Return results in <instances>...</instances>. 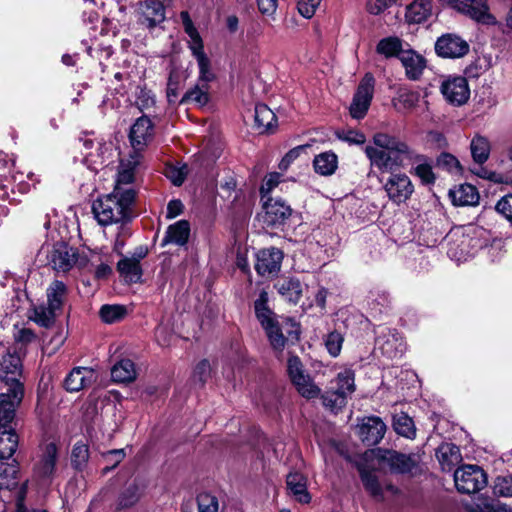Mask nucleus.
I'll return each mask as SVG.
<instances>
[{"mask_svg": "<svg viewBox=\"0 0 512 512\" xmlns=\"http://www.w3.org/2000/svg\"><path fill=\"white\" fill-rule=\"evenodd\" d=\"M286 181L278 173L268 174L261 185L263 222L268 226L285 224L288 206L286 205Z\"/></svg>", "mask_w": 512, "mask_h": 512, "instance_id": "f257e3e1", "label": "nucleus"}, {"mask_svg": "<svg viewBox=\"0 0 512 512\" xmlns=\"http://www.w3.org/2000/svg\"><path fill=\"white\" fill-rule=\"evenodd\" d=\"M135 199V191L114 190L111 194L99 198L93 204V213L101 225H111L130 218Z\"/></svg>", "mask_w": 512, "mask_h": 512, "instance_id": "f03ea898", "label": "nucleus"}, {"mask_svg": "<svg viewBox=\"0 0 512 512\" xmlns=\"http://www.w3.org/2000/svg\"><path fill=\"white\" fill-rule=\"evenodd\" d=\"M355 391V374L352 369H344L330 381L329 386L321 395L323 406L333 412L341 410L348 396Z\"/></svg>", "mask_w": 512, "mask_h": 512, "instance_id": "7ed1b4c3", "label": "nucleus"}, {"mask_svg": "<svg viewBox=\"0 0 512 512\" xmlns=\"http://www.w3.org/2000/svg\"><path fill=\"white\" fill-rule=\"evenodd\" d=\"M474 22L487 26L499 27L498 17L492 12L489 0H439Z\"/></svg>", "mask_w": 512, "mask_h": 512, "instance_id": "20e7f679", "label": "nucleus"}, {"mask_svg": "<svg viewBox=\"0 0 512 512\" xmlns=\"http://www.w3.org/2000/svg\"><path fill=\"white\" fill-rule=\"evenodd\" d=\"M268 295L261 292L259 299L255 302V313L261 326L266 332L267 338L275 352H283L286 346V338L282 333L276 315L267 307Z\"/></svg>", "mask_w": 512, "mask_h": 512, "instance_id": "39448f33", "label": "nucleus"}, {"mask_svg": "<svg viewBox=\"0 0 512 512\" xmlns=\"http://www.w3.org/2000/svg\"><path fill=\"white\" fill-rule=\"evenodd\" d=\"M66 299V288L61 282H54L47 290L48 306H40L34 310L32 319L42 325L49 326L54 317L61 311Z\"/></svg>", "mask_w": 512, "mask_h": 512, "instance_id": "423d86ee", "label": "nucleus"}, {"mask_svg": "<svg viewBox=\"0 0 512 512\" xmlns=\"http://www.w3.org/2000/svg\"><path fill=\"white\" fill-rule=\"evenodd\" d=\"M454 481L459 492L472 494L487 485V476L479 466L463 465L454 472Z\"/></svg>", "mask_w": 512, "mask_h": 512, "instance_id": "0eeeda50", "label": "nucleus"}, {"mask_svg": "<svg viewBox=\"0 0 512 512\" xmlns=\"http://www.w3.org/2000/svg\"><path fill=\"white\" fill-rule=\"evenodd\" d=\"M378 463L387 466L394 473H410L420 462V455L403 454L395 450H381L375 453Z\"/></svg>", "mask_w": 512, "mask_h": 512, "instance_id": "6e6552de", "label": "nucleus"}, {"mask_svg": "<svg viewBox=\"0 0 512 512\" xmlns=\"http://www.w3.org/2000/svg\"><path fill=\"white\" fill-rule=\"evenodd\" d=\"M180 18L184 27V31L190 38L189 48L192 52V55L197 60L200 75L208 73V71L211 70L210 60L204 52V45L201 36L199 35L197 29L195 28L187 11H182L180 13Z\"/></svg>", "mask_w": 512, "mask_h": 512, "instance_id": "1a4fd4ad", "label": "nucleus"}, {"mask_svg": "<svg viewBox=\"0 0 512 512\" xmlns=\"http://www.w3.org/2000/svg\"><path fill=\"white\" fill-rule=\"evenodd\" d=\"M284 259V252L277 248H264L255 255L254 269L257 274L265 279L275 277Z\"/></svg>", "mask_w": 512, "mask_h": 512, "instance_id": "9d476101", "label": "nucleus"}, {"mask_svg": "<svg viewBox=\"0 0 512 512\" xmlns=\"http://www.w3.org/2000/svg\"><path fill=\"white\" fill-rule=\"evenodd\" d=\"M387 197L394 204L405 203L414 192V185L405 173H392L384 183Z\"/></svg>", "mask_w": 512, "mask_h": 512, "instance_id": "9b49d317", "label": "nucleus"}, {"mask_svg": "<svg viewBox=\"0 0 512 512\" xmlns=\"http://www.w3.org/2000/svg\"><path fill=\"white\" fill-rule=\"evenodd\" d=\"M290 379L302 397L313 399L320 395L321 389L309 374L304 373L297 357H290Z\"/></svg>", "mask_w": 512, "mask_h": 512, "instance_id": "f8f14e48", "label": "nucleus"}, {"mask_svg": "<svg viewBox=\"0 0 512 512\" xmlns=\"http://www.w3.org/2000/svg\"><path fill=\"white\" fill-rule=\"evenodd\" d=\"M88 261L86 256H77L76 251L66 244L56 245L50 256V263L59 272H67L74 265L84 267Z\"/></svg>", "mask_w": 512, "mask_h": 512, "instance_id": "ddd939ff", "label": "nucleus"}, {"mask_svg": "<svg viewBox=\"0 0 512 512\" xmlns=\"http://www.w3.org/2000/svg\"><path fill=\"white\" fill-rule=\"evenodd\" d=\"M435 51L442 58H461L468 53L469 44L459 35L447 33L437 39Z\"/></svg>", "mask_w": 512, "mask_h": 512, "instance_id": "4468645a", "label": "nucleus"}, {"mask_svg": "<svg viewBox=\"0 0 512 512\" xmlns=\"http://www.w3.org/2000/svg\"><path fill=\"white\" fill-rule=\"evenodd\" d=\"M0 393V426H9L13 420L15 411L22 401L23 386L5 387Z\"/></svg>", "mask_w": 512, "mask_h": 512, "instance_id": "2eb2a0df", "label": "nucleus"}, {"mask_svg": "<svg viewBox=\"0 0 512 512\" xmlns=\"http://www.w3.org/2000/svg\"><path fill=\"white\" fill-rule=\"evenodd\" d=\"M385 432V423L376 416L364 418L358 430L360 439L368 446L378 444L384 437Z\"/></svg>", "mask_w": 512, "mask_h": 512, "instance_id": "dca6fc26", "label": "nucleus"}, {"mask_svg": "<svg viewBox=\"0 0 512 512\" xmlns=\"http://www.w3.org/2000/svg\"><path fill=\"white\" fill-rule=\"evenodd\" d=\"M153 137V125L150 119L141 117L133 124L130 131V141L134 153L142 151Z\"/></svg>", "mask_w": 512, "mask_h": 512, "instance_id": "f3484780", "label": "nucleus"}, {"mask_svg": "<svg viewBox=\"0 0 512 512\" xmlns=\"http://www.w3.org/2000/svg\"><path fill=\"white\" fill-rule=\"evenodd\" d=\"M140 165V154L133 153L128 159L122 160L119 166L116 185L114 190H128L131 187L125 188V185H129L134 182L138 167Z\"/></svg>", "mask_w": 512, "mask_h": 512, "instance_id": "a211bd4d", "label": "nucleus"}, {"mask_svg": "<svg viewBox=\"0 0 512 512\" xmlns=\"http://www.w3.org/2000/svg\"><path fill=\"white\" fill-rule=\"evenodd\" d=\"M20 358L16 355H6L0 362V378L5 387L22 386L20 382Z\"/></svg>", "mask_w": 512, "mask_h": 512, "instance_id": "6ab92c4d", "label": "nucleus"}, {"mask_svg": "<svg viewBox=\"0 0 512 512\" xmlns=\"http://www.w3.org/2000/svg\"><path fill=\"white\" fill-rule=\"evenodd\" d=\"M406 50L402 51L399 60L401 61L405 74L410 80H418L426 67L425 58L416 51L409 48L406 44Z\"/></svg>", "mask_w": 512, "mask_h": 512, "instance_id": "aec40b11", "label": "nucleus"}, {"mask_svg": "<svg viewBox=\"0 0 512 512\" xmlns=\"http://www.w3.org/2000/svg\"><path fill=\"white\" fill-rule=\"evenodd\" d=\"M96 380L93 369L87 367L74 368L65 379V388L70 392H78Z\"/></svg>", "mask_w": 512, "mask_h": 512, "instance_id": "412c9836", "label": "nucleus"}, {"mask_svg": "<svg viewBox=\"0 0 512 512\" xmlns=\"http://www.w3.org/2000/svg\"><path fill=\"white\" fill-rule=\"evenodd\" d=\"M365 153L371 164L382 172L392 171L395 167L399 166L397 157L393 155L395 152L381 150L374 146H366Z\"/></svg>", "mask_w": 512, "mask_h": 512, "instance_id": "4be33fe9", "label": "nucleus"}, {"mask_svg": "<svg viewBox=\"0 0 512 512\" xmlns=\"http://www.w3.org/2000/svg\"><path fill=\"white\" fill-rule=\"evenodd\" d=\"M449 195L456 206H475L480 199L477 189L471 184H461L450 190Z\"/></svg>", "mask_w": 512, "mask_h": 512, "instance_id": "5701e85b", "label": "nucleus"}, {"mask_svg": "<svg viewBox=\"0 0 512 512\" xmlns=\"http://www.w3.org/2000/svg\"><path fill=\"white\" fill-rule=\"evenodd\" d=\"M165 19V8L157 0H147L142 9V24L149 28L156 26Z\"/></svg>", "mask_w": 512, "mask_h": 512, "instance_id": "b1692460", "label": "nucleus"}, {"mask_svg": "<svg viewBox=\"0 0 512 512\" xmlns=\"http://www.w3.org/2000/svg\"><path fill=\"white\" fill-rule=\"evenodd\" d=\"M467 512H512V509L499 500L479 497L465 504Z\"/></svg>", "mask_w": 512, "mask_h": 512, "instance_id": "393cba45", "label": "nucleus"}, {"mask_svg": "<svg viewBox=\"0 0 512 512\" xmlns=\"http://www.w3.org/2000/svg\"><path fill=\"white\" fill-rule=\"evenodd\" d=\"M436 456L444 471H450L462 459L458 446L453 443L441 444L437 449Z\"/></svg>", "mask_w": 512, "mask_h": 512, "instance_id": "a878e982", "label": "nucleus"}, {"mask_svg": "<svg viewBox=\"0 0 512 512\" xmlns=\"http://www.w3.org/2000/svg\"><path fill=\"white\" fill-rule=\"evenodd\" d=\"M440 91L443 96H469L467 79L463 76H449L441 81Z\"/></svg>", "mask_w": 512, "mask_h": 512, "instance_id": "bb28decb", "label": "nucleus"}, {"mask_svg": "<svg viewBox=\"0 0 512 512\" xmlns=\"http://www.w3.org/2000/svg\"><path fill=\"white\" fill-rule=\"evenodd\" d=\"M374 147H377L381 150H387L391 152H395L399 155L409 154L410 150L406 143L400 141L398 138L385 134V133H376L373 136Z\"/></svg>", "mask_w": 512, "mask_h": 512, "instance_id": "cd10ccee", "label": "nucleus"}, {"mask_svg": "<svg viewBox=\"0 0 512 512\" xmlns=\"http://www.w3.org/2000/svg\"><path fill=\"white\" fill-rule=\"evenodd\" d=\"M57 449L54 444H48L35 468V474L41 478H49L55 469Z\"/></svg>", "mask_w": 512, "mask_h": 512, "instance_id": "c85d7f7f", "label": "nucleus"}, {"mask_svg": "<svg viewBox=\"0 0 512 512\" xmlns=\"http://www.w3.org/2000/svg\"><path fill=\"white\" fill-rule=\"evenodd\" d=\"M276 124L274 112L265 104H257L254 113V128L259 133L271 130Z\"/></svg>", "mask_w": 512, "mask_h": 512, "instance_id": "c756f323", "label": "nucleus"}, {"mask_svg": "<svg viewBox=\"0 0 512 512\" xmlns=\"http://www.w3.org/2000/svg\"><path fill=\"white\" fill-rule=\"evenodd\" d=\"M432 2L430 0H415L406 11V19L410 23L426 21L432 14Z\"/></svg>", "mask_w": 512, "mask_h": 512, "instance_id": "7c9ffc66", "label": "nucleus"}, {"mask_svg": "<svg viewBox=\"0 0 512 512\" xmlns=\"http://www.w3.org/2000/svg\"><path fill=\"white\" fill-rule=\"evenodd\" d=\"M406 48V44H404L400 38L396 36H389L378 42L376 52L385 58H400L402 51H405Z\"/></svg>", "mask_w": 512, "mask_h": 512, "instance_id": "2f4dec72", "label": "nucleus"}, {"mask_svg": "<svg viewBox=\"0 0 512 512\" xmlns=\"http://www.w3.org/2000/svg\"><path fill=\"white\" fill-rule=\"evenodd\" d=\"M120 276L126 283H137L140 281L142 271L139 261L132 258H125L118 263Z\"/></svg>", "mask_w": 512, "mask_h": 512, "instance_id": "473e14b6", "label": "nucleus"}, {"mask_svg": "<svg viewBox=\"0 0 512 512\" xmlns=\"http://www.w3.org/2000/svg\"><path fill=\"white\" fill-rule=\"evenodd\" d=\"M18 440L9 426H0V459L10 458L17 447Z\"/></svg>", "mask_w": 512, "mask_h": 512, "instance_id": "72a5a7b5", "label": "nucleus"}, {"mask_svg": "<svg viewBox=\"0 0 512 512\" xmlns=\"http://www.w3.org/2000/svg\"><path fill=\"white\" fill-rule=\"evenodd\" d=\"M337 164V156L332 152L321 153L313 161L315 171L324 176L332 175L337 169Z\"/></svg>", "mask_w": 512, "mask_h": 512, "instance_id": "f704fd0d", "label": "nucleus"}, {"mask_svg": "<svg viewBox=\"0 0 512 512\" xmlns=\"http://www.w3.org/2000/svg\"><path fill=\"white\" fill-rule=\"evenodd\" d=\"M470 149L475 163L481 165L489 158L491 149L490 142L486 137L476 135L471 140Z\"/></svg>", "mask_w": 512, "mask_h": 512, "instance_id": "c9c22d12", "label": "nucleus"}, {"mask_svg": "<svg viewBox=\"0 0 512 512\" xmlns=\"http://www.w3.org/2000/svg\"><path fill=\"white\" fill-rule=\"evenodd\" d=\"M111 376L116 382H131L136 378L134 363L129 359L118 362L111 371Z\"/></svg>", "mask_w": 512, "mask_h": 512, "instance_id": "e433bc0d", "label": "nucleus"}, {"mask_svg": "<svg viewBox=\"0 0 512 512\" xmlns=\"http://www.w3.org/2000/svg\"><path fill=\"white\" fill-rule=\"evenodd\" d=\"M189 232L190 227L188 222L179 221L169 226L165 236V242L183 245L188 240Z\"/></svg>", "mask_w": 512, "mask_h": 512, "instance_id": "4c0bfd02", "label": "nucleus"}, {"mask_svg": "<svg viewBox=\"0 0 512 512\" xmlns=\"http://www.w3.org/2000/svg\"><path fill=\"white\" fill-rule=\"evenodd\" d=\"M290 492L293 493L295 499L302 504H307L311 500V496L307 491L306 478L301 474L290 473Z\"/></svg>", "mask_w": 512, "mask_h": 512, "instance_id": "58836bf2", "label": "nucleus"}, {"mask_svg": "<svg viewBox=\"0 0 512 512\" xmlns=\"http://www.w3.org/2000/svg\"><path fill=\"white\" fill-rule=\"evenodd\" d=\"M393 427L397 434L406 438H414L416 430L411 417L405 413H399L394 416Z\"/></svg>", "mask_w": 512, "mask_h": 512, "instance_id": "ea45409f", "label": "nucleus"}, {"mask_svg": "<svg viewBox=\"0 0 512 512\" xmlns=\"http://www.w3.org/2000/svg\"><path fill=\"white\" fill-rule=\"evenodd\" d=\"M360 476L367 492L375 499H383V488L372 471L360 469Z\"/></svg>", "mask_w": 512, "mask_h": 512, "instance_id": "a19ab883", "label": "nucleus"}, {"mask_svg": "<svg viewBox=\"0 0 512 512\" xmlns=\"http://www.w3.org/2000/svg\"><path fill=\"white\" fill-rule=\"evenodd\" d=\"M393 107L400 113L417 112L418 109L424 110L427 107V102L419 104L418 98H393Z\"/></svg>", "mask_w": 512, "mask_h": 512, "instance_id": "79ce46f5", "label": "nucleus"}, {"mask_svg": "<svg viewBox=\"0 0 512 512\" xmlns=\"http://www.w3.org/2000/svg\"><path fill=\"white\" fill-rule=\"evenodd\" d=\"M324 346L333 358L338 357L341 353L344 337L338 331H332L324 337Z\"/></svg>", "mask_w": 512, "mask_h": 512, "instance_id": "37998d69", "label": "nucleus"}, {"mask_svg": "<svg viewBox=\"0 0 512 512\" xmlns=\"http://www.w3.org/2000/svg\"><path fill=\"white\" fill-rule=\"evenodd\" d=\"M164 174L174 185H181L188 174V167L182 163H170L166 165Z\"/></svg>", "mask_w": 512, "mask_h": 512, "instance_id": "c03bdc74", "label": "nucleus"}, {"mask_svg": "<svg viewBox=\"0 0 512 512\" xmlns=\"http://www.w3.org/2000/svg\"><path fill=\"white\" fill-rule=\"evenodd\" d=\"M126 308L121 305H104L100 309V317L106 323H114L123 319Z\"/></svg>", "mask_w": 512, "mask_h": 512, "instance_id": "a18cd8bd", "label": "nucleus"}, {"mask_svg": "<svg viewBox=\"0 0 512 512\" xmlns=\"http://www.w3.org/2000/svg\"><path fill=\"white\" fill-rule=\"evenodd\" d=\"M371 98H353L349 105V114L353 119H363L371 106Z\"/></svg>", "mask_w": 512, "mask_h": 512, "instance_id": "49530a36", "label": "nucleus"}, {"mask_svg": "<svg viewBox=\"0 0 512 512\" xmlns=\"http://www.w3.org/2000/svg\"><path fill=\"white\" fill-rule=\"evenodd\" d=\"M198 512H218L219 503L217 498L210 493H200L197 496Z\"/></svg>", "mask_w": 512, "mask_h": 512, "instance_id": "de8ad7c7", "label": "nucleus"}, {"mask_svg": "<svg viewBox=\"0 0 512 512\" xmlns=\"http://www.w3.org/2000/svg\"><path fill=\"white\" fill-rule=\"evenodd\" d=\"M336 137L350 145H362L366 142V136L358 130H338L336 131Z\"/></svg>", "mask_w": 512, "mask_h": 512, "instance_id": "09e8293b", "label": "nucleus"}, {"mask_svg": "<svg viewBox=\"0 0 512 512\" xmlns=\"http://www.w3.org/2000/svg\"><path fill=\"white\" fill-rule=\"evenodd\" d=\"M322 0H297L298 13L305 19H310L314 16L317 8L320 6Z\"/></svg>", "mask_w": 512, "mask_h": 512, "instance_id": "8fccbe9b", "label": "nucleus"}, {"mask_svg": "<svg viewBox=\"0 0 512 512\" xmlns=\"http://www.w3.org/2000/svg\"><path fill=\"white\" fill-rule=\"evenodd\" d=\"M494 489L500 496L512 497V475L498 476Z\"/></svg>", "mask_w": 512, "mask_h": 512, "instance_id": "3c124183", "label": "nucleus"}, {"mask_svg": "<svg viewBox=\"0 0 512 512\" xmlns=\"http://www.w3.org/2000/svg\"><path fill=\"white\" fill-rule=\"evenodd\" d=\"M398 0H367L366 9L372 15H379Z\"/></svg>", "mask_w": 512, "mask_h": 512, "instance_id": "603ef678", "label": "nucleus"}, {"mask_svg": "<svg viewBox=\"0 0 512 512\" xmlns=\"http://www.w3.org/2000/svg\"><path fill=\"white\" fill-rule=\"evenodd\" d=\"M89 452L85 444H76L72 451V461L76 468H81L88 460Z\"/></svg>", "mask_w": 512, "mask_h": 512, "instance_id": "864d4df0", "label": "nucleus"}, {"mask_svg": "<svg viewBox=\"0 0 512 512\" xmlns=\"http://www.w3.org/2000/svg\"><path fill=\"white\" fill-rule=\"evenodd\" d=\"M16 469L13 466H3L0 472V488L11 489L16 485Z\"/></svg>", "mask_w": 512, "mask_h": 512, "instance_id": "5fc2aeb1", "label": "nucleus"}, {"mask_svg": "<svg viewBox=\"0 0 512 512\" xmlns=\"http://www.w3.org/2000/svg\"><path fill=\"white\" fill-rule=\"evenodd\" d=\"M496 210L512 223V194L502 197L496 204Z\"/></svg>", "mask_w": 512, "mask_h": 512, "instance_id": "6e6d98bb", "label": "nucleus"}, {"mask_svg": "<svg viewBox=\"0 0 512 512\" xmlns=\"http://www.w3.org/2000/svg\"><path fill=\"white\" fill-rule=\"evenodd\" d=\"M374 85V77L370 74H366L360 82L355 96H372L374 93Z\"/></svg>", "mask_w": 512, "mask_h": 512, "instance_id": "4d7b16f0", "label": "nucleus"}, {"mask_svg": "<svg viewBox=\"0 0 512 512\" xmlns=\"http://www.w3.org/2000/svg\"><path fill=\"white\" fill-rule=\"evenodd\" d=\"M415 174L424 183H432L434 181V174L432 171V167L427 163L418 164L415 167Z\"/></svg>", "mask_w": 512, "mask_h": 512, "instance_id": "13d9d810", "label": "nucleus"}, {"mask_svg": "<svg viewBox=\"0 0 512 512\" xmlns=\"http://www.w3.org/2000/svg\"><path fill=\"white\" fill-rule=\"evenodd\" d=\"M504 245L501 240H494L489 246L484 248V252L491 257L492 261L498 260L504 253Z\"/></svg>", "mask_w": 512, "mask_h": 512, "instance_id": "bf43d9fd", "label": "nucleus"}, {"mask_svg": "<svg viewBox=\"0 0 512 512\" xmlns=\"http://www.w3.org/2000/svg\"><path fill=\"white\" fill-rule=\"evenodd\" d=\"M395 341L396 339L394 337L392 339H387L381 346L382 353L390 358L397 357L398 354H401L403 352V349L401 347L394 348ZM399 346L402 345L399 344Z\"/></svg>", "mask_w": 512, "mask_h": 512, "instance_id": "052dcab7", "label": "nucleus"}, {"mask_svg": "<svg viewBox=\"0 0 512 512\" xmlns=\"http://www.w3.org/2000/svg\"><path fill=\"white\" fill-rule=\"evenodd\" d=\"M438 164L440 166L447 168L450 171L457 169L459 167V161L457 160V158L448 153L441 154V156L438 158Z\"/></svg>", "mask_w": 512, "mask_h": 512, "instance_id": "680f3d73", "label": "nucleus"}, {"mask_svg": "<svg viewBox=\"0 0 512 512\" xmlns=\"http://www.w3.org/2000/svg\"><path fill=\"white\" fill-rule=\"evenodd\" d=\"M258 9L262 14L271 15L277 7V0H257Z\"/></svg>", "mask_w": 512, "mask_h": 512, "instance_id": "e2e57ef3", "label": "nucleus"}, {"mask_svg": "<svg viewBox=\"0 0 512 512\" xmlns=\"http://www.w3.org/2000/svg\"><path fill=\"white\" fill-rule=\"evenodd\" d=\"M157 342L161 346H168L170 344V336L166 326L160 325L157 327L155 332Z\"/></svg>", "mask_w": 512, "mask_h": 512, "instance_id": "0e129e2a", "label": "nucleus"}, {"mask_svg": "<svg viewBox=\"0 0 512 512\" xmlns=\"http://www.w3.org/2000/svg\"><path fill=\"white\" fill-rule=\"evenodd\" d=\"M183 209V204L178 200H172L168 203L167 206V217L172 219L181 214Z\"/></svg>", "mask_w": 512, "mask_h": 512, "instance_id": "69168bd1", "label": "nucleus"}, {"mask_svg": "<svg viewBox=\"0 0 512 512\" xmlns=\"http://www.w3.org/2000/svg\"><path fill=\"white\" fill-rule=\"evenodd\" d=\"M301 293H302V286H301L300 281L290 278V302L298 301Z\"/></svg>", "mask_w": 512, "mask_h": 512, "instance_id": "338daca9", "label": "nucleus"}, {"mask_svg": "<svg viewBox=\"0 0 512 512\" xmlns=\"http://www.w3.org/2000/svg\"><path fill=\"white\" fill-rule=\"evenodd\" d=\"M124 457H125V454H124L123 450L109 451L105 455L107 462L113 463V467L116 466L117 464H119L124 459Z\"/></svg>", "mask_w": 512, "mask_h": 512, "instance_id": "774afa93", "label": "nucleus"}]
</instances>
